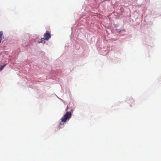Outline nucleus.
I'll use <instances>...</instances> for the list:
<instances>
[{"instance_id":"f257e3e1","label":"nucleus","mask_w":161,"mask_h":161,"mask_svg":"<svg viewBox=\"0 0 161 161\" xmlns=\"http://www.w3.org/2000/svg\"><path fill=\"white\" fill-rule=\"evenodd\" d=\"M71 113L70 112H67L66 114L61 118V121L63 122H65L66 120L71 117Z\"/></svg>"},{"instance_id":"f03ea898","label":"nucleus","mask_w":161,"mask_h":161,"mask_svg":"<svg viewBox=\"0 0 161 161\" xmlns=\"http://www.w3.org/2000/svg\"><path fill=\"white\" fill-rule=\"evenodd\" d=\"M51 37L50 33L49 31H47L46 33L44 35V38H42L41 41L39 42V43H42L43 40H48Z\"/></svg>"},{"instance_id":"7ed1b4c3","label":"nucleus","mask_w":161,"mask_h":161,"mask_svg":"<svg viewBox=\"0 0 161 161\" xmlns=\"http://www.w3.org/2000/svg\"><path fill=\"white\" fill-rule=\"evenodd\" d=\"M3 35V32L2 31H0V43H1L2 40V37Z\"/></svg>"},{"instance_id":"20e7f679","label":"nucleus","mask_w":161,"mask_h":161,"mask_svg":"<svg viewBox=\"0 0 161 161\" xmlns=\"http://www.w3.org/2000/svg\"><path fill=\"white\" fill-rule=\"evenodd\" d=\"M6 64H4L3 65H2L0 67V71H1L2 69H3V68H4V67L5 66Z\"/></svg>"}]
</instances>
